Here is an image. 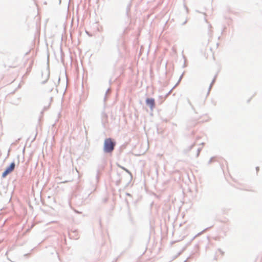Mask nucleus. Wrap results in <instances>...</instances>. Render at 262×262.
<instances>
[{"label":"nucleus","mask_w":262,"mask_h":262,"mask_svg":"<svg viewBox=\"0 0 262 262\" xmlns=\"http://www.w3.org/2000/svg\"><path fill=\"white\" fill-rule=\"evenodd\" d=\"M59 3H61V0L59 1Z\"/></svg>","instance_id":"30"},{"label":"nucleus","mask_w":262,"mask_h":262,"mask_svg":"<svg viewBox=\"0 0 262 262\" xmlns=\"http://www.w3.org/2000/svg\"><path fill=\"white\" fill-rule=\"evenodd\" d=\"M57 86V84L54 80H49L47 82L46 91L51 92Z\"/></svg>","instance_id":"3"},{"label":"nucleus","mask_w":262,"mask_h":262,"mask_svg":"<svg viewBox=\"0 0 262 262\" xmlns=\"http://www.w3.org/2000/svg\"><path fill=\"white\" fill-rule=\"evenodd\" d=\"M146 104L148 106L150 109V110L152 111L153 108L155 106V101L154 98H147L145 100Z\"/></svg>","instance_id":"4"},{"label":"nucleus","mask_w":262,"mask_h":262,"mask_svg":"<svg viewBox=\"0 0 262 262\" xmlns=\"http://www.w3.org/2000/svg\"><path fill=\"white\" fill-rule=\"evenodd\" d=\"M116 142L112 138H108L105 139L103 145V151L104 153L110 154L114 150L116 146Z\"/></svg>","instance_id":"1"},{"label":"nucleus","mask_w":262,"mask_h":262,"mask_svg":"<svg viewBox=\"0 0 262 262\" xmlns=\"http://www.w3.org/2000/svg\"><path fill=\"white\" fill-rule=\"evenodd\" d=\"M214 159V157H212L210 159V160H209L208 163V164H210L212 163V162L213 161V159Z\"/></svg>","instance_id":"10"},{"label":"nucleus","mask_w":262,"mask_h":262,"mask_svg":"<svg viewBox=\"0 0 262 262\" xmlns=\"http://www.w3.org/2000/svg\"><path fill=\"white\" fill-rule=\"evenodd\" d=\"M187 21V20H186L185 21H184V23H183V24H182V25H184L185 24H186Z\"/></svg>","instance_id":"17"},{"label":"nucleus","mask_w":262,"mask_h":262,"mask_svg":"<svg viewBox=\"0 0 262 262\" xmlns=\"http://www.w3.org/2000/svg\"><path fill=\"white\" fill-rule=\"evenodd\" d=\"M98 173H99V171L98 170L97 171V174L96 175V179L98 180Z\"/></svg>","instance_id":"16"},{"label":"nucleus","mask_w":262,"mask_h":262,"mask_svg":"<svg viewBox=\"0 0 262 262\" xmlns=\"http://www.w3.org/2000/svg\"><path fill=\"white\" fill-rule=\"evenodd\" d=\"M46 82V81H43L41 82L42 84H44Z\"/></svg>","instance_id":"20"},{"label":"nucleus","mask_w":262,"mask_h":262,"mask_svg":"<svg viewBox=\"0 0 262 262\" xmlns=\"http://www.w3.org/2000/svg\"><path fill=\"white\" fill-rule=\"evenodd\" d=\"M206 229H205V230H203V232H204V231H205V230H206Z\"/></svg>","instance_id":"25"},{"label":"nucleus","mask_w":262,"mask_h":262,"mask_svg":"<svg viewBox=\"0 0 262 262\" xmlns=\"http://www.w3.org/2000/svg\"><path fill=\"white\" fill-rule=\"evenodd\" d=\"M106 100V96L104 97V101Z\"/></svg>","instance_id":"27"},{"label":"nucleus","mask_w":262,"mask_h":262,"mask_svg":"<svg viewBox=\"0 0 262 262\" xmlns=\"http://www.w3.org/2000/svg\"><path fill=\"white\" fill-rule=\"evenodd\" d=\"M15 167V164L14 162H12L8 166L2 174V178H5L7 175L12 172Z\"/></svg>","instance_id":"2"},{"label":"nucleus","mask_w":262,"mask_h":262,"mask_svg":"<svg viewBox=\"0 0 262 262\" xmlns=\"http://www.w3.org/2000/svg\"><path fill=\"white\" fill-rule=\"evenodd\" d=\"M196 124V122L195 121H190L188 123L187 129H189V128L194 126Z\"/></svg>","instance_id":"5"},{"label":"nucleus","mask_w":262,"mask_h":262,"mask_svg":"<svg viewBox=\"0 0 262 262\" xmlns=\"http://www.w3.org/2000/svg\"><path fill=\"white\" fill-rule=\"evenodd\" d=\"M119 167L121 168H122V169H123L124 170H125L127 173L129 174L130 176H132V173L127 169H126V168H125V167H124L123 166H119Z\"/></svg>","instance_id":"7"},{"label":"nucleus","mask_w":262,"mask_h":262,"mask_svg":"<svg viewBox=\"0 0 262 262\" xmlns=\"http://www.w3.org/2000/svg\"><path fill=\"white\" fill-rule=\"evenodd\" d=\"M209 28H210L211 27V25H209Z\"/></svg>","instance_id":"29"},{"label":"nucleus","mask_w":262,"mask_h":262,"mask_svg":"<svg viewBox=\"0 0 262 262\" xmlns=\"http://www.w3.org/2000/svg\"><path fill=\"white\" fill-rule=\"evenodd\" d=\"M187 259H188V258H187L186 260H185L184 261V262H187Z\"/></svg>","instance_id":"28"},{"label":"nucleus","mask_w":262,"mask_h":262,"mask_svg":"<svg viewBox=\"0 0 262 262\" xmlns=\"http://www.w3.org/2000/svg\"><path fill=\"white\" fill-rule=\"evenodd\" d=\"M259 167H256V169L257 171H258L259 170Z\"/></svg>","instance_id":"18"},{"label":"nucleus","mask_w":262,"mask_h":262,"mask_svg":"<svg viewBox=\"0 0 262 262\" xmlns=\"http://www.w3.org/2000/svg\"><path fill=\"white\" fill-rule=\"evenodd\" d=\"M206 229H205V230H203V232H204V231H205V230H206Z\"/></svg>","instance_id":"26"},{"label":"nucleus","mask_w":262,"mask_h":262,"mask_svg":"<svg viewBox=\"0 0 262 262\" xmlns=\"http://www.w3.org/2000/svg\"><path fill=\"white\" fill-rule=\"evenodd\" d=\"M182 76H183V75H181V76L180 77L179 81H180V80H181V78H182Z\"/></svg>","instance_id":"21"},{"label":"nucleus","mask_w":262,"mask_h":262,"mask_svg":"<svg viewBox=\"0 0 262 262\" xmlns=\"http://www.w3.org/2000/svg\"><path fill=\"white\" fill-rule=\"evenodd\" d=\"M129 8L128 7H127V9H126V15H128V11H129Z\"/></svg>","instance_id":"12"},{"label":"nucleus","mask_w":262,"mask_h":262,"mask_svg":"<svg viewBox=\"0 0 262 262\" xmlns=\"http://www.w3.org/2000/svg\"><path fill=\"white\" fill-rule=\"evenodd\" d=\"M177 85V84H176L166 95V97H167L171 92V91H172V90L176 87V86Z\"/></svg>","instance_id":"9"},{"label":"nucleus","mask_w":262,"mask_h":262,"mask_svg":"<svg viewBox=\"0 0 262 262\" xmlns=\"http://www.w3.org/2000/svg\"><path fill=\"white\" fill-rule=\"evenodd\" d=\"M219 251L223 254V252L221 251V250L219 249Z\"/></svg>","instance_id":"22"},{"label":"nucleus","mask_w":262,"mask_h":262,"mask_svg":"<svg viewBox=\"0 0 262 262\" xmlns=\"http://www.w3.org/2000/svg\"><path fill=\"white\" fill-rule=\"evenodd\" d=\"M47 77L48 78L49 77V74H48Z\"/></svg>","instance_id":"23"},{"label":"nucleus","mask_w":262,"mask_h":262,"mask_svg":"<svg viewBox=\"0 0 262 262\" xmlns=\"http://www.w3.org/2000/svg\"><path fill=\"white\" fill-rule=\"evenodd\" d=\"M202 150V148H199L197 150V152H196V157H198L199 155H200V151H201Z\"/></svg>","instance_id":"8"},{"label":"nucleus","mask_w":262,"mask_h":262,"mask_svg":"<svg viewBox=\"0 0 262 262\" xmlns=\"http://www.w3.org/2000/svg\"><path fill=\"white\" fill-rule=\"evenodd\" d=\"M206 229H205V230H203V232H204V231H205V230H206Z\"/></svg>","instance_id":"24"},{"label":"nucleus","mask_w":262,"mask_h":262,"mask_svg":"<svg viewBox=\"0 0 262 262\" xmlns=\"http://www.w3.org/2000/svg\"><path fill=\"white\" fill-rule=\"evenodd\" d=\"M55 80H57L58 83H59V81H60V77H57L56 78V79H55Z\"/></svg>","instance_id":"11"},{"label":"nucleus","mask_w":262,"mask_h":262,"mask_svg":"<svg viewBox=\"0 0 262 262\" xmlns=\"http://www.w3.org/2000/svg\"><path fill=\"white\" fill-rule=\"evenodd\" d=\"M126 194L128 196H131V195L128 193H126Z\"/></svg>","instance_id":"19"},{"label":"nucleus","mask_w":262,"mask_h":262,"mask_svg":"<svg viewBox=\"0 0 262 262\" xmlns=\"http://www.w3.org/2000/svg\"><path fill=\"white\" fill-rule=\"evenodd\" d=\"M49 107V105L48 106H45L43 108V111L47 110Z\"/></svg>","instance_id":"15"},{"label":"nucleus","mask_w":262,"mask_h":262,"mask_svg":"<svg viewBox=\"0 0 262 262\" xmlns=\"http://www.w3.org/2000/svg\"><path fill=\"white\" fill-rule=\"evenodd\" d=\"M194 144H192V145L190 146L189 150H191V149L193 148V147L194 146Z\"/></svg>","instance_id":"14"},{"label":"nucleus","mask_w":262,"mask_h":262,"mask_svg":"<svg viewBox=\"0 0 262 262\" xmlns=\"http://www.w3.org/2000/svg\"><path fill=\"white\" fill-rule=\"evenodd\" d=\"M110 91H111V89H110V88H108V89L107 90L106 92V95L108 92H110Z\"/></svg>","instance_id":"13"},{"label":"nucleus","mask_w":262,"mask_h":262,"mask_svg":"<svg viewBox=\"0 0 262 262\" xmlns=\"http://www.w3.org/2000/svg\"><path fill=\"white\" fill-rule=\"evenodd\" d=\"M216 75H215L214 78L213 79L211 83H210V85H209V89H208V94L209 93V91H210L212 86V85L213 84V83H214L215 81V79H216Z\"/></svg>","instance_id":"6"}]
</instances>
